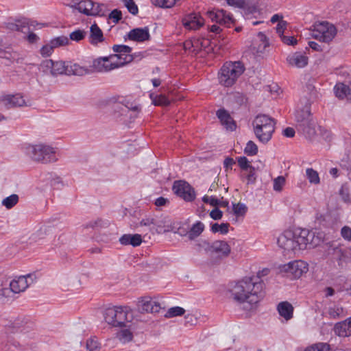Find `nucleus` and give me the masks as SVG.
I'll return each instance as SVG.
<instances>
[{"label":"nucleus","mask_w":351,"mask_h":351,"mask_svg":"<svg viewBox=\"0 0 351 351\" xmlns=\"http://www.w3.org/2000/svg\"><path fill=\"white\" fill-rule=\"evenodd\" d=\"M254 132L258 141L267 143L275 131V120L267 114H258L252 122Z\"/></svg>","instance_id":"nucleus-2"},{"label":"nucleus","mask_w":351,"mask_h":351,"mask_svg":"<svg viewBox=\"0 0 351 351\" xmlns=\"http://www.w3.org/2000/svg\"><path fill=\"white\" fill-rule=\"evenodd\" d=\"M327 313L328 314L329 317L332 319H337L345 315L343 307L339 305H332L329 306Z\"/></svg>","instance_id":"nucleus-34"},{"label":"nucleus","mask_w":351,"mask_h":351,"mask_svg":"<svg viewBox=\"0 0 351 351\" xmlns=\"http://www.w3.org/2000/svg\"><path fill=\"white\" fill-rule=\"evenodd\" d=\"M247 210V206L242 203L233 204V211L237 217H242Z\"/></svg>","instance_id":"nucleus-48"},{"label":"nucleus","mask_w":351,"mask_h":351,"mask_svg":"<svg viewBox=\"0 0 351 351\" xmlns=\"http://www.w3.org/2000/svg\"><path fill=\"white\" fill-rule=\"evenodd\" d=\"M53 69V60H43L39 65L40 71L48 74L50 73L51 75V70Z\"/></svg>","instance_id":"nucleus-52"},{"label":"nucleus","mask_w":351,"mask_h":351,"mask_svg":"<svg viewBox=\"0 0 351 351\" xmlns=\"http://www.w3.org/2000/svg\"><path fill=\"white\" fill-rule=\"evenodd\" d=\"M263 282L258 277L245 278L231 282L228 288L230 297L239 304H256L265 295Z\"/></svg>","instance_id":"nucleus-1"},{"label":"nucleus","mask_w":351,"mask_h":351,"mask_svg":"<svg viewBox=\"0 0 351 351\" xmlns=\"http://www.w3.org/2000/svg\"><path fill=\"white\" fill-rule=\"evenodd\" d=\"M285 184V177L280 176L274 180L273 189L275 191L280 192Z\"/></svg>","instance_id":"nucleus-54"},{"label":"nucleus","mask_w":351,"mask_h":351,"mask_svg":"<svg viewBox=\"0 0 351 351\" xmlns=\"http://www.w3.org/2000/svg\"><path fill=\"white\" fill-rule=\"evenodd\" d=\"M295 119L297 121V126L300 125L301 123H307L308 121L313 120L312 115L310 112L309 104L305 105L302 109L298 110L295 113Z\"/></svg>","instance_id":"nucleus-30"},{"label":"nucleus","mask_w":351,"mask_h":351,"mask_svg":"<svg viewBox=\"0 0 351 351\" xmlns=\"http://www.w3.org/2000/svg\"><path fill=\"white\" fill-rule=\"evenodd\" d=\"M280 269L294 278H299L308 271V265L304 261L297 260L280 266Z\"/></svg>","instance_id":"nucleus-10"},{"label":"nucleus","mask_w":351,"mask_h":351,"mask_svg":"<svg viewBox=\"0 0 351 351\" xmlns=\"http://www.w3.org/2000/svg\"><path fill=\"white\" fill-rule=\"evenodd\" d=\"M71 8L88 16H95L99 12V7L96 6L91 0L81 1L78 3L71 5Z\"/></svg>","instance_id":"nucleus-18"},{"label":"nucleus","mask_w":351,"mask_h":351,"mask_svg":"<svg viewBox=\"0 0 351 351\" xmlns=\"http://www.w3.org/2000/svg\"><path fill=\"white\" fill-rule=\"evenodd\" d=\"M244 152L248 156H255L258 153V146L252 141H249L244 149Z\"/></svg>","instance_id":"nucleus-53"},{"label":"nucleus","mask_w":351,"mask_h":351,"mask_svg":"<svg viewBox=\"0 0 351 351\" xmlns=\"http://www.w3.org/2000/svg\"><path fill=\"white\" fill-rule=\"evenodd\" d=\"M5 101L6 105L10 107H20L25 104V100L23 97L19 95L9 96Z\"/></svg>","instance_id":"nucleus-35"},{"label":"nucleus","mask_w":351,"mask_h":351,"mask_svg":"<svg viewBox=\"0 0 351 351\" xmlns=\"http://www.w3.org/2000/svg\"><path fill=\"white\" fill-rule=\"evenodd\" d=\"M121 12L118 10H112L109 14V19L112 20L114 23H117L121 19Z\"/></svg>","instance_id":"nucleus-62"},{"label":"nucleus","mask_w":351,"mask_h":351,"mask_svg":"<svg viewBox=\"0 0 351 351\" xmlns=\"http://www.w3.org/2000/svg\"><path fill=\"white\" fill-rule=\"evenodd\" d=\"M173 192L185 201L191 202L195 199V193L191 185L184 180L176 181L173 185Z\"/></svg>","instance_id":"nucleus-12"},{"label":"nucleus","mask_w":351,"mask_h":351,"mask_svg":"<svg viewBox=\"0 0 351 351\" xmlns=\"http://www.w3.org/2000/svg\"><path fill=\"white\" fill-rule=\"evenodd\" d=\"M156 223H154L153 221H139L135 225L131 224L130 226L134 228L148 226L153 232H156L158 234H162L166 232L172 231L173 228L169 226H166L165 223L168 221H156Z\"/></svg>","instance_id":"nucleus-17"},{"label":"nucleus","mask_w":351,"mask_h":351,"mask_svg":"<svg viewBox=\"0 0 351 351\" xmlns=\"http://www.w3.org/2000/svg\"><path fill=\"white\" fill-rule=\"evenodd\" d=\"M12 293L10 288H2L0 289V302H8L12 300Z\"/></svg>","instance_id":"nucleus-51"},{"label":"nucleus","mask_w":351,"mask_h":351,"mask_svg":"<svg viewBox=\"0 0 351 351\" xmlns=\"http://www.w3.org/2000/svg\"><path fill=\"white\" fill-rule=\"evenodd\" d=\"M217 116L221 121V123L227 129L233 131L236 128V123L228 114V112L223 110L220 109L217 112Z\"/></svg>","instance_id":"nucleus-28"},{"label":"nucleus","mask_w":351,"mask_h":351,"mask_svg":"<svg viewBox=\"0 0 351 351\" xmlns=\"http://www.w3.org/2000/svg\"><path fill=\"white\" fill-rule=\"evenodd\" d=\"M330 346L326 343H317L308 348L304 351H329Z\"/></svg>","instance_id":"nucleus-47"},{"label":"nucleus","mask_w":351,"mask_h":351,"mask_svg":"<svg viewBox=\"0 0 351 351\" xmlns=\"http://www.w3.org/2000/svg\"><path fill=\"white\" fill-rule=\"evenodd\" d=\"M287 22L284 21V20H281L280 21H279V23H278L277 26H276V32L278 34L279 36L280 37H282V36H284V32L285 31V29H287Z\"/></svg>","instance_id":"nucleus-61"},{"label":"nucleus","mask_w":351,"mask_h":351,"mask_svg":"<svg viewBox=\"0 0 351 351\" xmlns=\"http://www.w3.org/2000/svg\"><path fill=\"white\" fill-rule=\"evenodd\" d=\"M51 75H67V62L64 61H53Z\"/></svg>","instance_id":"nucleus-33"},{"label":"nucleus","mask_w":351,"mask_h":351,"mask_svg":"<svg viewBox=\"0 0 351 351\" xmlns=\"http://www.w3.org/2000/svg\"><path fill=\"white\" fill-rule=\"evenodd\" d=\"M208 250L211 253H215L220 257H227L229 256L231 249L226 241L217 240L213 242L208 247Z\"/></svg>","instance_id":"nucleus-20"},{"label":"nucleus","mask_w":351,"mask_h":351,"mask_svg":"<svg viewBox=\"0 0 351 351\" xmlns=\"http://www.w3.org/2000/svg\"><path fill=\"white\" fill-rule=\"evenodd\" d=\"M117 337L119 339L122 343H127L130 341L132 339L133 335L132 332L130 330L125 328L120 330L117 334Z\"/></svg>","instance_id":"nucleus-43"},{"label":"nucleus","mask_w":351,"mask_h":351,"mask_svg":"<svg viewBox=\"0 0 351 351\" xmlns=\"http://www.w3.org/2000/svg\"><path fill=\"white\" fill-rule=\"evenodd\" d=\"M54 49V47L52 46L51 42L50 41L49 43L44 45L40 49V53L43 56H49L52 53Z\"/></svg>","instance_id":"nucleus-58"},{"label":"nucleus","mask_w":351,"mask_h":351,"mask_svg":"<svg viewBox=\"0 0 351 351\" xmlns=\"http://www.w3.org/2000/svg\"><path fill=\"white\" fill-rule=\"evenodd\" d=\"M112 49L116 53L111 55L117 58L116 62L119 63V68L133 60V56L131 54L132 49L129 46L114 45Z\"/></svg>","instance_id":"nucleus-11"},{"label":"nucleus","mask_w":351,"mask_h":351,"mask_svg":"<svg viewBox=\"0 0 351 351\" xmlns=\"http://www.w3.org/2000/svg\"><path fill=\"white\" fill-rule=\"evenodd\" d=\"M204 225L201 221H197L194 223L191 228H187V230H185L183 228H179L178 229V232L180 235H188L189 239L193 240L197 237H198L204 230Z\"/></svg>","instance_id":"nucleus-25"},{"label":"nucleus","mask_w":351,"mask_h":351,"mask_svg":"<svg viewBox=\"0 0 351 351\" xmlns=\"http://www.w3.org/2000/svg\"><path fill=\"white\" fill-rule=\"evenodd\" d=\"M162 304L156 298L143 297L138 301V308L141 312L156 313L162 308Z\"/></svg>","instance_id":"nucleus-14"},{"label":"nucleus","mask_w":351,"mask_h":351,"mask_svg":"<svg viewBox=\"0 0 351 351\" xmlns=\"http://www.w3.org/2000/svg\"><path fill=\"white\" fill-rule=\"evenodd\" d=\"M277 310L280 315L288 321L293 317V307L288 302H281L278 304Z\"/></svg>","instance_id":"nucleus-31"},{"label":"nucleus","mask_w":351,"mask_h":351,"mask_svg":"<svg viewBox=\"0 0 351 351\" xmlns=\"http://www.w3.org/2000/svg\"><path fill=\"white\" fill-rule=\"evenodd\" d=\"M86 347L88 351H100L101 350V344L95 337L87 339Z\"/></svg>","instance_id":"nucleus-41"},{"label":"nucleus","mask_w":351,"mask_h":351,"mask_svg":"<svg viewBox=\"0 0 351 351\" xmlns=\"http://www.w3.org/2000/svg\"><path fill=\"white\" fill-rule=\"evenodd\" d=\"M128 38L130 40L136 42L148 40L150 38L149 29L147 27L133 29L128 34Z\"/></svg>","instance_id":"nucleus-24"},{"label":"nucleus","mask_w":351,"mask_h":351,"mask_svg":"<svg viewBox=\"0 0 351 351\" xmlns=\"http://www.w3.org/2000/svg\"><path fill=\"white\" fill-rule=\"evenodd\" d=\"M334 255L336 257V259L338 262L339 265H341L343 262H346L348 256H347V251L344 249H342L341 247H336L334 248Z\"/></svg>","instance_id":"nucleus-38"},{"label":"nucleus","mask_w":351,"mask_h":351,"mask_svg":"<svg viewBox=\"0 0 351 351\" xmlns=\"http://www.w3.org/2000/svg\"><path fill=\"white\" fill-rule=\"evenodd\" d=\"M339 193L344 202L350 203L351 202L350 187L348 184H343Z\"/></svg>","instance_id":"nucleus-50"},{"label":"nucleus","mask_w":351,"mask_h":351,"mask_svg":"<svg viewBox=\"0 0 351 351\" xmlns=\"http://www.w3.org/2000/svg\"><path fill=\"white\" fill-rule=\"evenodd\" d=\"M238 164L241 169L245 171H247L248 169L252 167L250 165L249 160L245 156H242L238 158Z\"/></svg>","instance_id":"nucleus-60"},{"label":"nucleus","mask_w":351,"mask_h":351,"mask_svg":"<svg viewBox=\"0 0 351 351\" xmlns=\"http://www.w3.org/2000/svg\"><path fill=\"white\" fill-rule=\"evenodd\" d=\"M19 202V195L16 194H12L11 195L4 198L1 204L6 208L10 209L14 207Z\"/></svg>","instance_id":"nucleus-39"},{"label":"nucleus","mask_w":351,"mask_h":351,"mask_svg":"<svg viewBox=\"0 0 351 351\" xmlns=\"http://www.w3.org/2000/svg\"><path fill=\"white\" fill-rule=\"evenodd\" d=\"M293 230L299 251L315 248L322 243L324 239L323 233L320 232L301 228H296Z\"/></svg>","instance_id":"nucleus-4"},{"label":"nucleus","mask_w":351,"mask_h":351,"mask_svg":"<svg viewBox=\"0 0 351 351\" xmlns=\"http://www.w3.org/2000/svg\"><path fill=\"white\" fill-rule=\"evenodd\" d=\"M117 58L111 54L95 58L90 64L92 72L108 73L119 69V63L116 62Z\"/></svg>","instance_id":"nucleus-9"},{"label":"nucleus","mask_w":351,"mask_h":351,"mask_svg":"<svg viewBox=\"0 0 351 351\" xmlns=\"http://www.w3.org/2000/svg\"><path fill=\"white\" fill-rule=\"evenodd\" d=\"M277 243L286 254H295L300 252L293 230H287L283 232L278 237Z\"/></svg>","instance_id":"nucleus-8"},{"label":"nucleus","mask_w":351,"mask_h":351,"mask_svg":"<svg viewBox=\"0 0 351 351\" xmlns=\"http://www.w3.org/2000/svg\"><path fill=\"white\" fill-rule=\"evenodd\" d=\"M244 71V65L239 61L226 62L220 70V84L227 87L232 86Z\"/></svg>","instance_id":"nucleus-5"},{"label":"nucleus","mask_w":351,"mask_h":351,"mask_svg":"<svg viewBox=\"0 0 351 351\" xmlns=\"http://www.w3.org/2000/svg\"><path fill=\"white\" fill-rule=\"evenodd\" d=\"M318 135H319L325 141H330L331 138L330 132L320 126H318V132L317 136Z\"/></svg>","instance_id":"nucleus-59"},{"label":"nucleus","mask_w":351,"mask_h":351,"mask_svg":"<svg viewBox=\"0 0 351 351\" xmlns=\"http://www.w3.org/2000/svg\"><path fill=\"white\" fill-rule=\"evenodd\" d=\"M152 3L160 8H171L176 3V0H151Z\"/></svg>","instance_id":"nucleus-55"},{"label":"nucleus","mask_w":351,"mask_h":351,"mask_svg":"<svg viewBox=\"0 0 351 351\" xmlns=\"http://www.w3.org/2000/svg\"><path fill=\"white\" fill-rule=\"evenodd\" d=\"M209 45V40L204 38H193V52L197 53Z\"/></svg>","instance_id":"nucleus-37"},{"label":"nucleus","mask_w":351,"mask_h":351,"mask_svg":"<svg viewBox=\"0 0 351 351\" xmlns=\"http://www.w3.org/2000/svg\"><path fill=\"white\" fill-rule=\"evenodd\" d=\"M86 34V31L77 29L70 33L69 39L73 41L80 42L85 38Z\"/></svg>","instance_id":"nucleus-44"},{"label":"nucleus","mask_w":351,"mask_h":351,"mask_svg":"<svg viewBox=\"0 0 351 351\" xmlns=\"http://www.w3.org/2000/svg\"><path fill=\"white\" fill-rule=\"evenodd\" d=\"M306 177L308 182L312 184L317 185L320 183V178L318 172L312 168H307L306 169Z\"/></svg>","instance_id":"nucleus-36"},{"label":"nucleus","mask_w":351,"mask_h":351,"mask_svg":"<svg viewBox=\"0 0 351 351\" xmlns=\"http://www.w3.org/2000/svg\"><path fill=\"white\" fill-rule=\"evenodd\" d=\"M226 1L229 5L242 9L247 8L249 5L246 0H226Z\"/></svg>","instance_id":"nucleus-56"},{"label":"nucleus","mask_w":351,"mask_h":351,"mask_svg":"<svg viewBox=\"0 0 351 351\" xmlns=\"http://www.w3.org/2000/svg\"><path fill=\"white\" fill-rule=\"evenodd\" d=\"M307 123H301L300 125L297 126L299 131L308 139H313L317 134L318 127H317L316 122L313 119L306 121Z\"/></svg>","instance_id":"nucleus-23"},{"label":"nucleus","mask_w":351,"mask_h":351,"mask_svg":"<svg viewBox=\"0 0 351 351\" xmlns=\"http://www.w3.org/2000/svg\"><path fill=\"white\" fill-rule=\"evenodd\" d=\"M203 201L204 202L209 203L210 205L215 207L217 206H226L228 204V203L224 202L223 200L217 199V197L213 196H204L203 197Z\"/></svg>","instance_id":"nucleus-46"},{"label":"nucleus","mask_w":351,"mask_h":351,"mask_svg":"<svg viewBox=\"0 0 351 351\" xmlns=\"http://www.w3.org/2000/svg\"><path fill=\"white\" fill-rule=\"evenodd\" d=\"M185 313V310L180 306H174L169 308L165 317L167 318H171L176 316L182 315Z\"/></svg>","instance_id":"nucleus-45"},{"label":"nucleus","mask_w":351,"mask_h":351,"mask_svg":"<svg viewBox=\"0 0 351 351\" xmlns=\"http://www.w3.org/2000/svg\"><path fill=\"white\" fill-rule=\"evenodd\" d=\"M26 152L32 160L43 163L53 162L58 160L55 149L45 144L29 145Z\"/></svg>","instance_id":"nucleus-6"},{"label":"nucleus","mask_w":351,"mask_h":351,"mask_svg":"<svg viewBox=\"0 0 351 351\" xmlns=\"http://www.w3.org/2000/svg\"><path fill=\"white\" fill-rule=\"evenodd\" d=\"M229 226V223H221V224L215 223L211 225V231L214 233L225 234L228 232Z\"/></svg>","instance_id":"nucleus-42"},{"label":"nucleus","mask_w":351,"mask_h":351,"mask_svg":"<svg viewBox=\"0 0 351 351\" xmlns=\"http://www.w3.org/2000/svg\"><path fill=\"white\" fill-rule=\"evenodd\" d=\"M52 46L54 48L66 46L69 44V39L65 36L56 37L51 40Z\"/></svg>","instance_id":"nucleus-49"},{"label":"nucleus","mask_w":351,"mask_h":351,"mask_svg":"<svg viewBox=\"0 0 351 351\" xmlns=\"http://www.w3.org/2000/svg\"><path fill=\"white\" fill-rule=\"evenodd\" d=\"M335 93L337 97L346 98L351 100V85L343 83L337 84L335 86Z\"/></svg>","instance_id":"nucleus-32"},{"label":"nucleus","mask_w":351,"mask_h":351,"mask_svg":"<svg viewBox=\"0 0 351 351\" xmlns=\"http://www.w3.org/2000/svg\"><path fill=\"white\" fill-rule=\"evenodd\" d=\"M105 41V38L102 30L95 23L90 27L88 42L94 46H97Z\"/></svg>","instance_id":"nucleus-22"},{"label":"nucleus","mask_w":351,"mask_h":351,"mask_svg":"<svg viewBox=\"0 0 351 351\" xmlns=\"http://www.w3.org/2000/svg\"><path fill=\"white\" fill-rule=\"evenodd\" d=\"M103 315L105 322L114 327H127V324L133 319L132 311L128 306L108 307Z\"/></svg>","instance_id":"nucleus-3"},{"label":"nucleus","mask_w":351,"mask_h":351,"mask_svg":"<svg viewBox=\"0 0 351 351\" xmlns=\"http://www.w3.org/2000/svg\"><path fill=\"white\" fill-rule=\"evenodd\" d=\"M336 34V28L332 24L323 21L315 24L311 35L317 40L328 43L335 38Z\"/></svg>","instance_id":"nucleus-7"},{"label":"nucleus","mask_w":351,"mask_h":351,"mask_svg":"<svg viewBox=\"0 0 351 351\" xmlns=\"http://www.w3.org/2000/svg\"><path fill=\"white\" fill-rule=\"evenodd\" d=\"M150 97L152 99V103L155 106H166L170 104L168 98L163 95H154V94H151Z\"/></svg>","instance_id":"nucleus-40"},{"label":"nucleus","mask_w":351,"mask_h":351,"mask_svg":"<svg viewBox=\"0 0 351 351\" xmlns=\"http://www.w3.org/2000/svg\"><path fill=\"white\" fill-rule=\"evenodd\" d=\"M90 73V65L87 66L77 63L67 62V75L82 76Z\"/></svg>","instance_id":"nucleus-27"},{"label":"nucleus","mask_w":351,"mask_h":351,"mask_svg":"<svg viewBox=\"0 0 351 351\" xmlns=\"http://www.w3.org/2000/svg\"><path fill=\"white\" fill-rule=\"evenodd\" d=\"M334 332L339 337L351 336V317L343 322L337 323L334 327Z\"/></svg>","instance_id":"nucleus-26"},{"label":"nucleus","mask_w":351,"mask_h":351,"mask_svg":"<svg viewBox=\"0 0 351 351\" xmlns=\"http://www.w3.org/2000/svg\"><path fill=\"white\" fill-rule=\"evenodd\" d=\"M287 61L289 66L300 69L308 64V58L301 52H295L289 54L287 58Z\"/></svg>","instance_id":"nucleus-21"},{"label":"nucleus","mask_w":351,"mask_h":351,"mask_svg":"<svg viewBox=\"0 0 351 351\" xmlns=\"http://www.w3.org/2000/svg\"><path fill=\"white\" fill-rule=\"evenodd\" d=\"M123 3L132 14L135 15L138 13V9L134 0H123Z\"/></svg>","instance_id":"nucleus-57"},{"label":"nucleus","mask_w":351,"mask_h":351,"mask_svg":"<svg viewBox=\"0 0 351 351\" xmlns=\"http://www.w3.org/2000/svg\"><path fill=\"white\" fill-rule=\"evenodd\" d=\"M119 242L123 245L139 246L142 243V237L139 234H125L119 238Z\"/></svg>","instance_id":"nucleus-29"},{"label":"nucleus","mask_w":351,"mask_h":351,"mask_svg":"<svg viewBox=\"0 0 351 351\" xmlns=\"http://www.w3.org/2000/svg\"><path fill=\"white\" fill-rule=\"evenodd\" d=\"M182 23L188 30H196L204 25V20L199 14L191 13L182 18Z\"/></svg>","instance_id":"nucleus-16"},{"label":"nucleus","mask_w":351,"mask_h":351,"mask_svg":"<svg viewBox=\"0 0 351 351\" xmlns=\"http://www.w3.org/2000/svg\"><path fill=\"white\" fill-rule=\"evenodd\" d=\"M341 234L344 239L351 241V228L350 227H343L341 230Z\"/></svg>","instance_id":"nucleus-63"},{"label":"nucleus","mask_w":351,"mask_h":351,"mask_svg":"<svg viewBox=\"0 0 351 351\" xmlns=\"http://www.w3.org/2000/svg\"><path fill=\"white\" fill-rule=\"evenodd\" d=\"M6 327L12 332H21L23 333L29 332L33 329V324L28 322L25 318L18 317L12 321H10Z\"/></svg>","instance_id":"nucleus-15"},{"label":"nucleus","mask_w":351,"mask_h":351,"mask_svg":"<svg viewBox=\"0 0 351 351\" xmlns=\"http://www.w3.org/2000/svg\"><path fill=\"white\" fill-rule=\"evenodd\" d=\"M36 279L34 274L21 276L12 280L10 283V288L12 293H19L24 291Z\"/></svg>","instance_id":"nucleus-13"},{"label":"nucleus","mask_w":351,"mask_h":351,"mask_svg":"<svg viewBox=\"0 0 351 351\" xmlns=\"http://www.w3.org/2000/svg\"><path fill=\"white\" fill-rule=\"evenodd\" d=\"M209 215L213 219H220L222 217V212L217 207H215Z\"/></svg>","instance_id":"nucleus-64"},{"label":"nucleus","mask_w":351,"mask_h":351,"mask_svg":"<svg viewBox=\"0 0 351 351\" xmlns=\"http://www.w3.org/2000/svg\"><path fill=\"white\" fill-rule=\"evenodd\" d=\"M206 14L213 21L221 25H228L233 22L232 16L223 10H209Z\"/></svg>","instance_id":"nucleus-19"}]
</instances>
